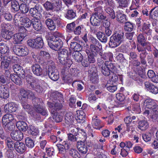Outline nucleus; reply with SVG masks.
I'll list each match as a JSON object with an SVG mask.
<instances>
[{
    "label": "nucleus",
    "mask_w": 158,
    "mask_h": 158,
    "mask_svg": "<svg viewBox=\"0 0 158 158\" xmlns=\"http://www.w3.org/2000/svg\"><path fill=\"white\" fill-rule=\"evenodd\" d=\"M62 37L61 33L56 31L53 32V35L51 36H50V34L48 33L45 36V38L49 47L52 49L57 51L62 46L63 42L60 39Z\"/></svg>",
    "instance_id": "1"
},
{
    "label": "nucleus",
    "mask_w": 158,
    "mask_h": 158,
    "mask_svg": "<svg viewBox=\"0 0 158 158\" xmlns=\"http://www.w3.org/2000/svg\"><path fill=\"white\" fill-rule=\"evenodd\" d=\"M41 65L44 66L48 64V68L46 71L49 78L53 81H57L59 78V73L56 69L54 63L52 60H50L47 63L46 62H43L41 63Z\"/></svg>",
    "instance_id": "2"
},
{
    "label": "nucleus",
    "mask_w": 158,
    "mask_h": 158,
    "mask_svg": "<svg viewBox=\"0 0 158 158\" xmlns=\"http://www.w3.org/2000/svg\"><path fill=\"white\" fill-rule=\"evenodd\" d=\"M124 35L123 31H121L115 32L110 38L109 46L112 48L118 47L123 41Z\"/></svg>",
    "instance_id": "3"
},
{
    "label": "nucleus",
    "mask_w": 158,
    "mask_h": 158,
    "mask_svg": "<svg viewBox=\"0 0 158 158\" xmlns=\"http://www.w3.org/2000/svg\"><path fill=\"white\" fill-rule=\"evenodd\" d=\"M143 105L147 108L153 110L154 113L152 116V121L158 124V106L154 101L151 99H147L143 102Z\"/></svg>",
    "instance_id": "4"
},
{
    "label": "nucleus",
    "mask_w": 158,
    "mask_h": 158,
    "mask_svg": "<svg viewBox=\"0 0 158 158\" xmlns=\"http://www.w3.org/2000/svg\"><path fill=\"white\" fill-rule=\"evenodd\" d=\"M58 55L59 61L62 64L70 67L73 62L71 59L68 58V50L65 48L60 49L58 52Z\"/></svg>",
    "instance_id": "5"
},
{
    "label": "nucleus",
    "mask_w": 158,
    "mask_h": 158,
    "mask_svg": "<svg viewBox=\"0 0 158 158\" xmlns=\"http://www.w3.org/2000/svg\"><path fill=\"white\" fill-rule=\"evenodd\" d=\"M73 133L77 136V143H85L86 139V135L82 129L74 128L73 130Z\"/></svg>",
    "instance_id": "6"
},
{
    "label": "nucleus",
    "mask_w": 158,
    "mask_h": 158,
    "mask_svg": "<svg viewBox=\"0 0 158 158\" xmlns=\"http://www.w3.org/2000/svg\"><path fill=\"white\" fill-rule=\"evenodd\" d=\"M13 51L17 55L25 56L28 55V50L27 48L21 45H17L13 48Z\"/></svg>",
    "instance_id": "7"
},
{
    "label": "nucleus",
    "mask_w": 158,
    "mask_h": 158,
    "mask_svg": "<svg viewBox=\"0 0 158 158\" xmlns=\"http://www.w3.org/2000/svg\"><path fill=\"white\" fill-rule=\"evenodd\" d=\"M88 72L89 73L90 80L92 83H97L98 81V78L97 73V69L95 65H92Z\"/></svg>",
    "instance_id": "8"
},
{
    "label": "nucleus",
    "mask_w": 158,
    "mask_h": 158,
    "mask_svg": "<svg viewBox=\"0 0 158 158\" xmlns=\"http://www.w3.org/2000/svg\"><path fill=\"white\" fill-rule=\"evenodd\" d=\"M19 96L20 100H27L29 98H33L35 97L34 93L31 90L25 89L21 88L20 89Z\"/></svg>",
    "instance_id": "9"
},
{
    "label": "nucleus",
    "mask_w": 158,
    "mask_h": 158,
    "mask_svg": "<svg viewBox=\"0 0 158 158\" xmlns=\"http://www.w3.org/2000/svg\"><path fill=\"white\" fill-rule=\"evenodd\" d=\"M62 102H48L47 105L50 108L52 109L51 110V113H53L54 112H56V111H59L63 107Z\"/></svg>",
    "instance_id": "10"
},
{
    "label": "nucleus",
    "mask_w": 158,
    "mask_h": 158,
    "mask_svg": "<svg viewBox=\"0 0 158 158\" xmlns=\"http://www.w3.org/2000/svg\"><path fill=\"white\" fill-rule=\"evenodd\" d=\"M13 69L16 75L24 79L25 77V72L23 67L18 64H15L13 65Z\"/></svg>",
    "instance_id": "11"
},
{
    "label": "nucleus",
    "mask_w": 158,
    "mask_h": 158,
    "mask_svg": "<svg viewBox=\"0 0 158 158\" xmlns=\"http://www.w3.org/2000/svg\"><path fill=\"white\" fill-rule=\"evenodd\" d=\"M31 70L33 74L37 76H40L43 75V69L40 65L35 64L32 65L31 67Z\"/></svg>",
    "instance_id": "12"
},
{
    "label": "nucleus",
    "mask_w": 158,
    "mask_h": 158,
    "mask_svg": "<svg viewBox=\"0 0 158 158\" xmlns=\"http://www.w3.org/2000/svg\"><path fill=\"white\" fill-rule=\"evenodd\" d=\"M10 135L13 140L17 141H19L22 139L23 138V133L21 131L17 130L12 131L10 133Z\"/></svg>",
    "instance_id": "13"
},
{
    "label": "nucleus",
    "mask_w": 158,
    "mask_h": 158,
    "mask_svg": "<svg viewBox=\"0 0 158 158\" xmlns=\"http://www.w3.org/2000/svg\"><path fill=\"white\" fill-rule=\"evenodd\" d=\"M16 121L14 116L11 114H6L3 115L2 118V125L6 126L7 123H10Z\"/></svg>",
    "instance_id": "14"
},
{
    "label": "nucleus",
    "mask_w": 158,
    "mask_h": 158,
    "mask_svg": "<svg viewBox=\"0 0 158 158\" xmlns=\"http://www.w3.org/2000/svg\"><path fill=\"white\" fill-rule=\"evenodd\" d=\"M14 147L15 150L20 153H23L26 150L25 144L19 141H17L15 143Z\"/></svg>",
    "instance_id": "15"
},
{
    "label": "nucleus",
    "mask_w": 158,
    "mask_h": 158,
    "mask_svg": "<svg viewBox=\"0 0 158 158\" xmlns=\"http://www.w3.org/2000/svg\"><path fill=\"white\" fill-rule=\"evenodd\" d=\"M95 12L93 14L94 16L98 19H99L101 21L105 20L106 17L104 15V13L101 7H98L94 9Z\"/></svg>",
    "instance_id": "16"
},
{
    "label": "nucleus",
    "mask_w": 158,
    "mask_h": 158,
    "mask_svg": "<svg viewBox=\"0 0 158 158\" xmlns=\"http://www.w3.org/2000/svg\"><path fill=\"white\" fill-rule=\"evenodd\" d=\"M9 88L4 85H0V98L2 99L7 98L10 95Z\"/></svg>",
    "instance_id": "17"
},
{
    "label": "nucleus",
    "mask_w": 158,
    "mask_h": 158,
    "mask_svg": "<svg viewBox=\"0 0 158 158\" xmlns=\"http://www.w3.org/2000/svg\"><path fill=\"white\" fill-rule=\"evenodd\" d=\"M50 99L53 102L58 100L60 102H64V98L62 94L58 91H55L52 92L51 94Z\"/></svg>",
    "instance_id": "18"
},
{
    "label": "nucleus",
    "mask_w": 158,
    "mask_h": 158,
    "mask_svg": "<svg viewBox=\"0 0 158 158\" xmlns=\"http://www.w3.org/2000/svg\"><path fill=\"white\" fill-rule=\"evenodd\" d=\"M89 145L85 143H77V147L79 152L81 154H85L88 151Z\"/></svg>",
    "instance_id": "19"
},
{
    "label": "nucleus",
    "mask_w": 158,
    "mask_h": 158,
    "mask_svg": "<svg viewBox=\"0 0 158 158\" xmlns=\"http://www.w3.org/2000/svg\"><path fill=\"white\" fill-rule=\"evenodd\" d=\"M17 106L13 102H10L6 104L4 107V110L6 113L15 112L17 110Z\"/></svg>",
    "instance_id": "20"
},
{
    "label": "nucleus",
    "mask_w": 158,
    "mask_h": 158,
    "mask_svg": "<svg viewBox=\"0 0 158 158\" xmlns=\"http://www.w3.org/2000/svg\"><path fill=\"white\" fill-rule=\"evenodd\" d=\"M25 79L27 83L30 85V87H33V85L34 84H36L39 83V80L32 75L29 74H27L25 76Z\"/></svg>",
    "instance_id": "21"
},
{
    "label": "nucleus",
    "mask_w": 158,
    "mask_h": 158,
    "mask_svg": "<svg viewBox=\"0 0 158 158\" xmlns=\"http://www.w3.org/2000/svg\"><path fill=\"white\" fill-rule=\"evenodd\" d=\"M32 22L33 28L36 31H40L42 27V23L39 19L34 18L32 19Z\"/></svg>",
    "instance_id": "22"
},
{
    "label": "nucleus",
    "mask_w": 158,
    "mask_h": 158,
    "mask_svg": "<svg viewBox=\"0 0 158 158\" xmlns=\"http://www.w3.org/2000/svg\"><path fill=\"white\" fill-rule=\"evenodd\" d=\"M71 57L76 62H80L83 59V56L79 52L73 51L71 53Z\"/></svg>",
    "instance_id": "23"
},
{
    "label": "nucleus",
    "mask_w": 158,
    "mask_h": 158,
    "mask_svg": "<svg viewBox=\"0 0 158 158\" xmlns=\"http://www.w3.org/2000/svg\"><path fill=\"white\" fill-rule=\"evenodd\" d=\"M64 121L66 123L70 125L72 124L74 121V115L73 113L69 112H67L64 116Z\"/></svg>",
    "instance_id": "24"
},
{
    "label": "nucleus",
    "mask_w": 158,
    "mask_h": 158,
    "mask_svg": "<svg viewBox=\"0 0 158 158\" xmlns=\"http://www.w3.org/2000/svg\"><path fill=\"white\" fill-rule=\"evenodd\" d=\"M144 85L152 93L154 94H156L158 93V89L157 87L149 82H145Z\"/></svg>",
    "instance_id": "25"
},
{
    "label": "nucleus",
    "mask_w": 158,
    "mask_h": 158,
    "mask_svg": "<svg viewBox=\"0 0 158 158\" xmlns=\"http://www.w3.org/2000/svg\"><path fill=\"white\" fill-rule=\"evenodd\" d=\"M17 127L20 131H25L27 129L28 126L27 123L23 121H19L16 123Z\"/></svg>",
    "instance_id": "26"
},
{
    "label": "nucleus",
    "mask_w": 158,
    "mask_h": 158,
    "mask_svg": "<svg viewBox=\"0 0 158 158\" xmlns=\"http://www.w3.org/2000/svg\"><path fill=\"white\" fill-rule=\"evenodd\" d=\"M116 16L117 20L122 23L126 22L127 20L126 18V15L122 13L119 11L116 12Z\"/></svg>",
    "instance_id": "27"
},
{
    "label": "nucleus",
    "mask_w": 158,
    "mask_h": 158,
    "mask_svg": "<svg viewBox=\"0 0 158 158\" xmlns=\"http://www.w3.org/2000/svg\"><path fill=\"white\" fill-rule=\"evenodd\" d=\"M13 32L12 31H7L1 30V35L4 39L7 40L10 39L13 37Z\"/></svg>",
    "instance_id": "28"
},
{
    "label": "nucleus",
    "mask_w": 158,
    "mask_h": 158,
    "mask_svg": "<svg viewBox=\"0 0 158 158\" xmlns=\"http://www.w3.org/2000/svg\"><path fill=\"white\" fill-rule=\"evenodd\" d=\"M70 47L74 51L79 52L82 49V46L79 43L77 42L73 41L71 43L70 45Z\"/></svg>",
    "instance_id": "29"
},
{
    "label": "nucleus",
    "mask_w": 158,
    "mask_h": 158,
    "mask_svg": "<svg viewBox=\"0 0 158 158\" xmlns=\"http://www.w3.org/2000/svg\"><path fill=\"white\" fill-rule=\"evenodd\" d=\"M97 38L101 42L106 43L108 40L107 36L105 33L101 31L97 32L96 34Z\"/></svg>",
    "instance_id": "30"
},
{
    "label": "nucleus",
    "mask_w": 158,
    "mask_h": 158,
    "mask_svg": "<svg viewBox=\"0 0 158 158\" xmlns=\"http://www.w3.org/2000/svg\"><path fill=\"white\" fill-rule=\"evenodd\" d=\"M97 116H94L92 118V123L93 126H94V127L96 129H100L104 125L100 124V121L99 119H98Z\"/></svg>",
    "instance_id": "31"
},
{
    "label": "nucleus",
    "mask_w": 158,
    "mask_h": 158,
    "mask_svg": "<svg viewBox=\"0 0 158 158\" xmlns=\"http://www.w3.org/2000/svg\"><path fill=\"white\" fill-rule=\"evenodd\" d=\"M13 42L15 44H17L21 42L24 38V37L20 34H15L13 35Z\"/></svg>",
    "instance_id": "32"
},
{
    "label": "nucleus",
    "mask_w": 158,
    "mask_h": 158,
    "mask_svg": "<svg viewBox=\"0 0 158 158\" xmlns=\"http://www.w3.org/2000/svg\"><path fill=\"white\" fill-rule=\"evenodd\" d=\"M27 129L28 134L33 136L36 135L38 133V129L32 125H29Z\"/></svg>",
    "instance_id": "33"
},
{
    "label": "nucleus",
    "mask_w": 158,
    "mask_h": 158,
    "mask_svg": "<svg viewBox=\"0 0 158 158\" xmlns=\"http://www.w3.org/2000/svg\"><path fill=\"white\" fill-rule=\"evenodd\" d=\"M138 124V128L142 131H145L149 127L148 123L146 120L140 121Z\"/></svg>",
    "instance_id": "34"
},
{
    "label": "nucleus",
    "mask_w": 158,
    "mask_h": 158,
    "mask_svg": "<svg viewBox=\"0 0 158 158\" xmlns=\"http://www.w3.org/2000/svg\"><path fill=\"white\" fill-rule=\"evenodd\" d=\"M101 21L97 18L96 16H94L93 15L90 18V22L91 24L95 27L99 26L101 23Z\"/></svg>",
    "instance_id": "35"
},
{
    "label": "nucleus",
    "mask_w": 158,
    "mask_h": 158,
    "mask_svg": "<svg viewBox=\"0 0 158 158\" xmlns=\"http://www.w3.org/2000/svg\"><path fill=\"white\" fill-rule=\"evenodd\" d=\"M45 23L48 27L50 30H54L56 28L55 23L51 19H47L45 21Z\"/></svg>",
    "instance_id": "36"
},
{
    "label": "nucleus",
    "mask_w": 158,
    "mask_h": 158,
    "mask_svg": "<svg viewBox=\"0 0 158 158\" xmlns=\"http://www.w3.org/2000/svg\"><path fill=\"white\" fill-rule=\"evenodd\" d=\"M51 114H52V117H50V118L53 121L56 123H59L62 120L63 116L61 115L58 114L56 112H54L53 113H51Z\"/></svg>",
    "instance_id": "37"
},
{
    "label": "nucleus",
    "mask_w": 158,
    "mask_h": 158,
    "mask_svg": "<svg viewBox=\"0 0 158 158\" xmlns=\"http://www.w3.org/2000/svg\"><path fill=\"white\" fill-rule=\"evenodd\" d=\"M20 77L15 74H12L10 75V79L15 84L20 85L22 83V81Z\"/></svg>",
    "instance_id": "38"
},
{
    "label": "nucleus",
    "mask_w": 158,
    "mask_h": 158,
    "mask_svg": "<svg viewBox=\"0 0 158 158\" xmlns=\"http://www.w3.org/2000/svg\"><path fill=\"white\" fill-rule=\"evenodd\" d=\"M102 46L101 44L98 45H94L90 46V51L95 53H100L101 49H102Z\"/></svg>",
    "instance_id": "39"
},
{
    "label": "nucleus",
    "mask_w": 158,
    "mask_h": 158,
    "mask_svg": "<svg viewBox=\"0 0 158 158\" xmlns=\"http://www.w3.org/2000/svg\"><path fill=\"white\" fill-rule=\"evenodd\" d=\"M34 109L36 112L42 115L46 116L47 115V110L45 108L41 106L40 105L38 107H35Z\"/></svg>",
    "instance_id": "40"
},
{
    "label": "nucleus",
    "mask_w": 158,
    "mask_h": 158,
    "mask_svg": "<svg viewBox=\"0 0 158 158\" xmlns=\"http://www.w3.org/2000/svg\"><path fill=\"white\" fill-rule=\"evenodd\" d=\"M39 9V6L35 5L34 7L31 8L29 10V13L31 16L34 18H37L36 17L38 14V10Z\"/></svg>",
    "instance_id": "41"
},
{
    "label": "nucleus",
    "mask_w": 158,
    "mask_h": 158,
    "mask_svg": "<svg viewBox=\"0 0 158 158\" xmlns=\"http://www.w3.org/2000/svg\"><path fill=\"white\" fill-rule=\"evenodd\" d=\"M1 30L7 31H12L14 28L13 26L9 24H6L4 23H2L1 24Z\"/></svg>",
    "instance_id": "42"
},
{
    "label": "nucleus",
    "mask_w": 158,
    "mask_h": 158,
    "mask_svg": "<svg viewBox=\"0 0 158 158\" xmlns=\"http://www.w3.org/2000/svg\"><path fill=\"white\" fill-rule=\"evenodd\" d=\"M53 10L59 11L62 7V2L61 0H55V2L53 3Z\"/></svg>",
    "instance_id": "43"
},
{
    "label": "nucleus",
    "mask_w": 158,
    "mask_h": 158,
    "mask_svg": "<svg viewBox=\"0 0 158 158\" xmlns=\"http://www.w3.org/2000/svg\"><path fill=\"white\" fill-rule=\"evenodd\" d=\"M21 22L24 23V26L27 28H29L31 26L32 22L30 19L26 16H23Z\"/></svg>",
    "instance_id": "44"
},
{
    "label": "nucleus",
    "mask_w": 158,
    "mask_h": 158,
    "mask_svg": "<svg viewBox=\"0 0 158 158\" xmlns=\"http://www.w3.org/2000/svg\"><path fill=\"white\" fill-rule=\"evenodd\" d=\"M72 85L74 87L77 86V89L79 91L82 90L84 86V84L82 82L78 81H74L72 83Z\"/></svg>",
    "instance_id": "45"
},
{
    "label": "nucleus",
    "mask_w": 158,
    "mask_h": 158,
    "mask_svg": "<svg viewBox=\"0 0 158 158\" xmlns=\"http://www.w3.org/2000/svg\"><path fill=\"white\" fill-rule=\"evenodd\" d=\"M35 43L37 46V49H41L44 46V43L43 39L40 37H38L35 38Z\"/></svg>",
    "instance_id": "46"
},
{
    "label": "nucleus",
    "mask_w": 158,
    "mask_h": 158,
    "mask_svg": "<svg viewBox=\"0 0 158 158\" xmlns=\"http://www.w3.org/2000/svg\"><path fill=\"white\" fill-rule=\"evenodd\" d=\"M19 10L22 13H27L29 10V7L26 4L22 3L20 5Z\"/></svg>",
    "instance_id": "47"
},
{
    "label": "nucleus",
    "mask_w": 158,
    "mask_h": 158,
    "mask_svg": "<svg viewBox=\"0 0 158 158\" xmlns=\"http://www.w3.org/2000/svg\"><path fill=\"white\" fill-rule=\"evenodd\" d=\"M45 9L47 11L52 10L53 11V3L51 2L47 1H46L43 5Z\"/></svg>",
    "instance_id": "48"
},
{
    "label": "nucleus",
    "mask_w": 158,
    "mask_h": 158,
    "mask_svg": "<svg viewBox=\"0 0 158 158\" xmlns=\"http://www.w3.org/2000/svg\"><path fill=\"white\" fill-rule=\"evenodd\" d=\"M76 14L72 10H68L66 15V17L69 19H72L75 18Z\"/></svg>",
    "instance_id": "49"
},
{
    "label": "nucleus",
    "mask_w": 158,
    "mask_h": 158,
    "mask_svg": "<svg viewBox=\"0 0 158 158\" xmlns=\"http://www.w3.org/2000/svg\"><path fill=\"white\" fill-rule=\"evenodd\" d=\"M9 47L6 44H4L3 43H1L0 44V52L3 55L7 52L9 50Z\"/></svg>",
    "instance_id": "50"
},
{
    "label": "nucleus",
    "mask_w": 158,
    "mask_h": 158,
    "mask_svg": "<svg viewBox=\"0 0 158 158\" xmlns=\"http://www.w3.org/2000/svg\"><path fill=\"white\" fill-rule=\"evenodd\" d=\"M69 154L74 158H80V156L78 152L75 149L71 148L69 151Z\"/></svg>",
    "instance_id": "51"
},
{
    "label": "nucleus",
    "mask_w": 158,
    "mask_h": 158,
    "mask_svg": "<svg viewBox=\"0 0 158 158\" xmlns=\"http://www.w3.org/2000/svg\"><path fill=\"white\" fill-rule=\"evenodd\" d=\"M147 54L148 53L146 51L142 52L139 55L141 63L143 65L146 64L147 62L145 60V58Z\"/></svg>",
    "instance_id": "52"
},
{
    "label": "nucleus",
    "mask_w": 158,
    "mask_h": 158,
    "mask_svg": "<svg viewBox=\"0 0 158 158\" xmlns=\"http://www.w3.org/2000/svg\"><path fill=\"white\" fill-rule=\"evenodd\" d=\"M21 101V105L25 110H30L31 108V106L27 102V100H22Z\"/></svg>",
    "instance_id": "53"
},
{
    "label": "nucleus",
    "mask_w": 158,
    "mask_h": 158,
    "mask_svg": "<svg viewBox=\"0 0 158 158\" xmlns=\"http://www.w3.org/2000/svg\"><path fill=\"white\" fill-rule=\"evenodd\" d=\"M37 83V84H34L33 85V87H31V89L35 90V91L38 93H41L44 90V89L43 87L39 84Z\"/></svg>",
    "instance_id": "54"
},
{
    "label": "nucleus",
    "mask_w": 158,
    "mask_h": 158,
    "mask_svg": "<svg viewBox=\"0 0 158 158\" xmlns=\"http://www.w3.org/2000/svg\"><path fill=\"white\" fill-rule=\"evenodd\" d=\"M125 23V24L124 27V30L127 31H132L134 27L133 24L130 22H126Z\"/></svg>",
    "instance_id": "55"
},
{
    "label": "nucleus",
    "mask_w": 158,
    "mask_h": 158,
    "mask_svg": "<svg viewBox=\"0 0 158 158\" xmlns=\"http://www.w3.org/2000/svg\"><path fill=\"white\" fill-rule=\"evenodd\" d=\"M25 143L29 148H32L34 146V140L30 137H27L25 139Z\"/></svg>",
    "instance_id": "56"
},
{
    "label": "nucleus",
    "mask_w": 158,
    "mask_h": 158,
    "mask_svg": "<svg viewBox=\"0 0 158 158\" xmlns=\"http://www.w3.org/2000/svg\"><path fill=\"white\" fill-rule=\"evenodd\" d=\"M11 6L14 11L17 12L19 10L20 5L16 0H13L11 1Z\"/></svg>",
    "instance_id": "57"
},
{
    "label": "nucleus",
    "mask_w": 158,
    "mask_h": 158,
    "mask_svg": "<svg viewBox=\"0 0 158 158\" xmlns=\"http://www.w3.org/2000/svg\"><path fill=\"white\" fill-rule=\"evenodd\" d=\"M105 65L110 70H111V71L114 72V70L115 68V66L114 64L111 61H106L104 63Z\"/></svg>",
    "instance_id": "58"
},
{
    "label": "nucleus",
    "mask_w": 158,
    "mask_h": 158,
    "mask_svg": "<svg viewBox=\"0 0 158 158\" xmlns=\"http://www.w3.org/2000/svg\"><path fill=\"white\" fill-rule=\"evenodd\" d=\"M101 69L102 73L105 76H108L113 72V71H111V70H110L105 65L104 67Z\"/></svg>",
    "instance_id": "59"
},
{
    "label": "nucleus",
    "mask_w": 158,
    "mask_h": 158,
    "mask_svg": "<svg viewBox=\"0 0 158 158\" xmlns=\"http://www.w3.org/2000/svg\"><path fill=\"white\" fill-rule=\"evenodd\" d=\"M89 40L90 42V46L94 45H98L101 44L99 41L96 38H94L93 36L90 35L89 38Z\"/></svg>",
    "instance_id": "60"
},
{
    "label": "nucleus",
    "mask_w": 158,
    "mask_h": 158,
    "mask_svg": "<svg viewBox=\"0 0 158 158\" xmlns=\"http://www.w3.org/2000/svg\"><path fill=\"white\" fill-rule=\"evenodd\" d=\"M32 98V102L34 105V108H35V107L40 106V103L42 101L41 99L35 98V96Z\"/></svg>",
    "instance_id": "61"
},
{
    "label": "nucleus",
    "mask_w": 158,
    "mask_h": 158,
    "mask_svg": "<svg viewBox=\"0 0 158 158\" xmlns=\"http://www.w3.org/2000/svg\"><path fill=\"white\" fill-rule=\"evenodd\" d=\"M69 68L67 67L63 68L61 71L63 77L65 79H67V77H69Z\"/></svg>",
    "instance_id": "62"
},
{
    "label": "nucleus",
    "mask_w": 158,
    "mask_h": 158,
    "mask_svg": "<svg viewBox=\"0 0 158 158\" xmlns=\"http://www.w3.org/2000/svg\"><path fill=\"white\" fill-rule=\"evenodd\" d=\"M106 11L110 15V17L114 19L116 17L114 10L113 9L110 7H107L106 9Z\"/></svg>",
    "instance_id": "63"
},
{
    "label": "nucleus",
    "mask_w": 158,
    "mask_h": 158,
    "mask_svg": "<svg viewBox=\"0 0 158 158\" xmlns=\"http://www.w3.org/2000/svg\"><path fill=\"white\" fill-rule=\"evenodd\" d=\"M35 39L28 40L27 43V45L32 48L37 49L36 44L35 43Z\"/></svg>",
    "instance_id": "64"
}]
</instances>
